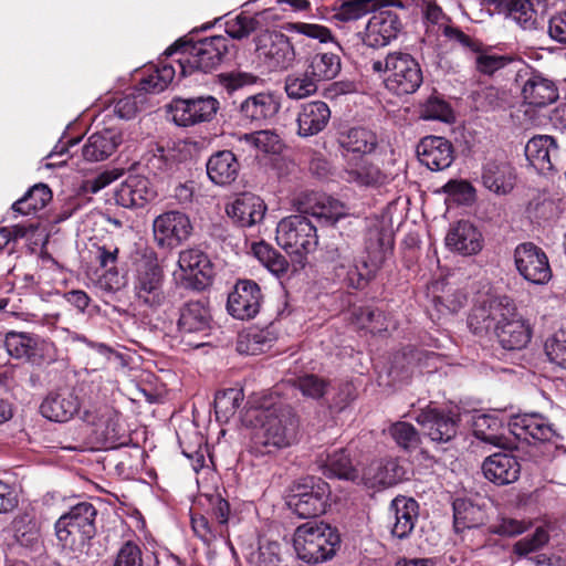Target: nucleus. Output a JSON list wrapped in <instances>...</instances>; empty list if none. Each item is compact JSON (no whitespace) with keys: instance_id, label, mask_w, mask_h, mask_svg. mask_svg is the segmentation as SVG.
<instances>
[{"instance_id":"nucleus-61","label":"nucleus","mask_w":566,"mask_h":566,"mask_svg":"<svg viewBox=\"0 0 566 566\" xmlns=\"http://www.w3.org/2000/svg\"><path fill=\"white\" fill-rule=\"evenodd\" d=\"M191 527L198 538L206 545L212 544L218 537L226 538V532L218 526L212 527L203 515L193 514L191 516Z\"/></svg>"},{"instance_id":"nucleus-34","label":"nucleus","mask_w":566,"mask_h":566,"mask_svg":"<svg viewBox=\"0 0 566 566\" xmlns=\"http://www.w3.org/2000/svg\"><path fill=\"white\" fill-rule=\"evenodd\" d=\"M405 470L396 459L373 461L363 472V482L370 488L391 486L402 480Z\"/></svg>"},{"instance_id":"nucleus-29","label":"nucleus","mask_w":566,"mask_h":566,"mask_svg":"<svg viewBox=\"0 0 566 566\" xmlns=\"http://www.w3.org/2000/svg\"><path fill=\"white\" fill-rule=\"evenodd\" d=\"M514 174L509 163L497 157L486 158L481 172L483 186L496 193L505 195L514 187Z\"/></svg>"},{"instance_id":"nucleus-21","label":"nucleus","mask_w":566,"mask_h":566,"mask_svg":"<svg viewBox=\"0 0 566 566\" xmlns=\"http://www.w3.org/2000/svg\"><path fill=\"white\" fill-rule=\"evenodd\" d=\"M419 161L432 171L443 170L454 160L452 144L444 137L426 136L417 146Z\"/></svg>"},{"instance_id":"nucleus-46","label":"nucleus","mask_w":566,"mask_h":566,"mask_svg":"<svg viewBox=\"0 0 566 566\" xmlns=\"http://www.w3.org/2000/svg\"><path fill=\"white\" fill-rule=\"evenodd\" d=\"M503 422L496 415L482 413L474 417L473 432L475 437L491 444H499L503 438Z\"/></svg>"},{"instance_id":"nucleus-32","label":"nucleus","mask_w":566,"mask_h":566,"mask_svg":"<svg viewBox=\"0 0 566 566\" xmlns=\"http://www.w3.org/2000/svg\"><path fill=\"white\" fill-rule=\"evenodd\" d=\"M331 119V109L325 102L313 101L301 106L297 114V134L302 137L317 135Z\"/></svg>"},{"instance_id":"nucleus-9","label":"nucleus","mask_w":566,"mask_h":566,"mask_svg":"<svg viewBox=\"0 0 566 566\" xmlns=\"http://www.w3.org/2000/svg\"><path fill=\"white\" fill-rule=\"evenodd\" d=\"M254 63L263 74L282 73L293 66L296 52L290 38L279 31H264L254 38Z\"/></svg>"},{"instance_id":"nucleus-1","label":"nucleus","mask_w":566,"mask_h":566,"mask_svg":"<svg viewBox=\"0 0 566 566\" xmlns=\"http://www.w3.org/2000/svg\"><path fill=\"white\" fill-rule=\"evenodd\" d=\"M468 324L476 335L493 333L507 350L522 349L531 340L530 325L514 301L505 295H489L480 301L472 308Z\"/></svg>"},{"instance_id":"nucleus-15","label":"nucleus","mask_w":566,"mask_h":566,"mask_svg":"<svg viewBox=\"0 0 566 566\" xmlns=\"http://www.w3.org/2000/svg\"><path fill=\"white\" fill-rule=\"evenodd\" d=\"M514 262L520 275L530 283L543 285L552 279L546 253L532 242L521 243L515 248Z\"/></svg>"},{"instance_id":"nucleus-20","label":"nucleus","mask_w":566,"mask_h":566,"mask_svg":"<svg viewBox=\"0 0 566 566\" xmlns=\"http://www.w3.org/2000/svg\"><path fill=\"white\" fill-rule=\"evenodd\" d=\"M157 197L153 182L143 175H129L115 192L117 205L124 208H144Z\"/></svg>"},{"instance_id":"nucleus-42","label":"nucleus","mask_w":566,"mask_h":566,"mask_svg":"<svg viewBox=\"0 0 566 566\" xmlns=\"http://www.w3.org/2000/svg\"><path fill=\"white\" fill-rule=\"evenodd\" d=\"M324 473L327 476H335L338 479L356 481L359 479V472L353 464L350 455L347 450H335L326 455L324 461Z\"/></svg>"},{"instance_id":"nucleus-51","label":"nucleus","mask_w":566,"mask_h":566,"mask_svg":"<svg viewBox=\"0 0 566 566\" xmlns=\"http://www.w3.org/2000/svg\"><path fill=\"white\" fill-rule=\"evenodd\" d=\"M255 258L274 275L280 276L289 269L286 259L264 242L252 247Z\"/></svg>"},{"instance_id":"nucleus-63","label":"nucleus","mask_w":566,"mask_h":566,"mask_svg":"<svg viewBox=\"0 0 566 566\" xmlns=\"http://www.w3.org/2000/svg\"><path fill=\"white\" fill-rule=\"evenodd\" d=\"M287 30L297 34L305 35L311 39L318 40L321 43L334 41L332 31L324 25L316 23L295 22L290 23Z\"/></svg>"},{"instance_id":"nucleus-45","label":"nucleus","mask_w":566,"mask_h":566,"mask_svg":"<svg viewBox=\"0 0 566 566\" xmlns=\"http://www.w3.org/2000/svg\"><path fill=\"white\" fill-rule=\"evenodd\" d=\"M453 517L457 530L476 527L484 521V512L470 500L455 499L453 501Z\"/></svg>"},{"instance_id":"nucleus-39","label":"nucleus","mask_w":566,"mask_h":566,"mask_svg":"<svg viewBox=\"0 0 566 566\" xmlns=\"http://www.w3.org/2000/svg\"><path fill=\"white\" fill-rule=\"evenodd\" d=\"M340 66V57L332 52H317L306 60V70L318 83L335 78Z\"/></svg>"},{"instance_id":"nucleus-48","label":"nucleus","mask_w":566,"mask_h":566,"mask_svg":"<svg viewBox=\"0 0 566 566\" xmlns=\"http://www.w3.org/2000/svg\"><path fill=\"white\" fill-rule=\"evenodd\" d=\"M557 146L553 137L538 135L531 138L525 146L526 157L542 168L551 167V153L556 151Z\"/></svg>"},{"instance_id":"nucleus-2","label":"nucleus","mask_w":566,"mask_h":566,"mask_svg":"<svg viewBox=\"0 0 566 566\" xmlns=\"http://www.w3.org/2000/svg\"><path fill=\"white\" fill-rule=\"evenodd\" d=\"M248 415L254 422L251 436V452L254 454H273L296 441L297 420L289 413L279 415L272 403H253Z\"/></svg>"},{"instance_id":"nucleus-49","label":"nucleus","mask_w":566,"mask_h":566,"mask_svg":"<svg viewBox=\"0 0 566 566\" xmlns=\"http://www.w3.org/2000/svg\"><path fill=\"white\" fill-rule=\"evenodd\" d=\"M318 82L305 69L302 73H292L286 76L284 90L292 99L305 98L316 93Z\"/></svg>"},{"instance_id":"nucleus-22","label":"nucleus","mask_w":566,"mask_h":566,"mask_svg":"<svg viewBox=\"0 0 566 566\" xmlns=\"http://www.w3.org/2000/svg\"><path fill=\"white\" fill-rule=\"evenodd\" d=\"M416 421L436 442H448L457 434L458 420L455 416L430 406L419 412Z\"/></svg>"},{"instance_id":"nucleus-62","label":"nucleus","mask_w":566,"mask_h":566,"mask_svg":"<svg viewBox=\"0 0 566 566\" xmlns=\"http://www.w3.org/2000/svg\"><path fill=\"white\" fill-rule=\"evenodd\" d=\"M256 27L254 18L241 13L226 22V32L230 38L241 40L249 36Z\"/></svg>"},{"instance_id":"nucleus-40","label":"nucleus","mask_w":566,"mask_h":566,"mask_svg":"<svg viewBox=\"0 0 566 566\" xmlns=\"http://www.w3.org/2000/svg\"><path fill=\"white\" fill-rule=\"evenodd\" d=\"M40 338L35 335L8 332L4 338V347L8 354L17 359L33 360L38 356Z\"/></svg>"},{"instance_id":"nucleus-55","label":"nucleus","mask_w":566,"mask_h":566,"mask_svg":"<svg viewBox=\"0 0 566 566\" xmlns=\"http://www.w3.org/2000/svg\"><path fill=\"white\" fill-rule=\"evenodd\" d=\"M507 15L523 29H533L536 23V11L530 0H504Z\"/></svg>"},{"instance_id":"nucleus-5","label":"nucleus","mask_w":566,"mask_h":566,"mask_svg":"<svg viewBox=\"0 0 566 566\" xmlns=\"http://www.w3.org/2000/svg\"><path fill=\"white\" fill-rule=\"evenodd\" d=\"M370 67L382 73L385 86L398 95L415 93L423 81L418 61L409 53H389L384 61H371Z\"/></svg>"},{"instance_id":"nucleus-35","label":"nucleus","mask_w":566,"mask_h":566,"mask_svg":"<svg viewBox=\"0 0 566 566\" xmlns=\"http://www.w3.org/2000/svg\"><path fill=\"white\" fill-rule=\"evenodd\" d=\"M281 104L272 93H258L247 97L240 106L242 116L253 123L262 124L273 118Z\"/></svg>"},{"instance_id":"nucleus-54","label":"nucleus","mask_w":566,"mask_h":566,"mask_svg":"<svg viewBox=\"0 0 566 566\" xmlns=\"http://www.w3.org/2000/svg\"><path fill=\"white\" fill-rule=\"evenodd\" d=\"M15 541L22 546H33L39 542L40 527L38 522L28 514L17 516L12 523Z\"/></svg>"},{"instance_id":"nucleus-28","label":"nucleus","mask_w":566,"mask_h":566,"mask_svg":"<svg viewBox=\"0 0 566 566\" xmlns=\"http://www.w3.org/2000/svg\"><path fill=\"white\" fill-rule=\"evenodd\" d=\"M482 471L489 481L496 485L514 483L521 473L517 458L510 453H494L488 457L482 464Z\"/></svg>"},{"instance_id":"nucleus-8","label":"nucleus","mask_w":566,"mask_h":566,"mask_svg":"<svg viewBox=\"0 0 566 566\" xmlns=\"http://www.w3.org/2000/svg\"><path fill=\"white\" fill-rule=\"evenodd\" d=\"M96 509L88 502L72 506L54 524L59 543L71 551L83 547L96 534Z\"/></svg>"},{"instance_id":"nucleus-53","label":"nucleus","mask_w":566,"mask_h":566,"mask_svg":"<svg viewBox=\"0 0 566 566\" xmlns=\"http://www.w3.org/2000/svg\"><path fill=\"white\" fill-rule=\"evenodd\" d=\"M243 391L239 388H228L218 391L214 397V409L218 419L228 420L233 416L243 400Z\"/></svg>"},{"instance_id":"nucleus-23","label":"nucleus","mask_w":566,"mask_h":566,"mask_svg":"<svg viewBox=\"0 0 566 566\" xmlns=\"http://www.w3.org/2000/svg\"><path fill=\"white\" fill-rule=\"evenodd\" d=\"M446 247L461 255H474L483 248L482 233L470 221L461 220L450 226Z\"/></svg>"},{"instance_id":"nucleus-44","label":"nucleus","mask_w":566,"mask_h":566,"mask_svg":"<svg viewBox=\"0 0 566 566\" xmlns=\"http://www.w3.org/2000/svg\"><path fill=\"white\" fill-rule=\"evenodd\" d=\"M149 74L139 82V91L145 93L163 92L176 76V67L171 63L161 62L160 65L149 69Z\"/></svg>"},{"instance_id":"nucleus-6","label":"nucleus","mask_w":566,"mask_h":566,"mask_svg":"<svg viewBox=\"0 0 566 566\" xmlns=\"http://www.w3.org/2000/svg\"><path fill=\"white\" fill-rule=\"evenodd\" d=\"M339 542L336 530L317 521L300 525L295 530L293 539L298 558L314 564L332 558Z\"/></svg>"},{"instance_id":"nucleus-41","label":"nucleus","mask_w":566,"mask_h":566,"mask_svg":"<svg viewBox=\"0 0 566 566\" xmlns=\"http://www.w3.org/2000/svg\"><path fill=\"white\" fill-rule=\"evenodd\" d=\"M380 0H337L332 7V19L338 22L357 21L376 10Z\"/></svg>"},{"instance_id":"nucleus-18","label":"nucleus","mask_w":566,"mask_h":566,"mask_svg":"<svg viewBox=\"0 0 566 566\" xmlns=\"http://www.w3.org/2000/svg\"><path fill=\"white\" fill-rule=\"evenodd\" d=\"M297 212L335 223L348 214L347 207L337 199L317 192H303L293 200Z\"/></svg>"},{"instance_id":"nucleus-37","label":"nucleus","mask_w":566,"mask_h":566,"mask_svg":"<svg viewBox=\"0 0 566 566\" xmlns=\"http://www.w3.org/2000/svg\"><path fill=\"white\" fill-rule=\"evenodd\" d=\"M239 163L230 150L213 154L207 163V174L212 182L224 186L233 182L239 174Z\"/></svg>"},{"instance_id":"nucleus-59","label":"nucleus","mask_w":566,"mask_h":566,"mask_svg":"<svg viewBox=\"0 0 566 566\" xmlns=\"http://www.w3.org/2000/svg\"><path fill=\"white\" fill-rule=\"evenodd\" d=\"M548 539L549 534L546 527L538 526L532 535L525 536L514 544V553L518 556H526L542 548Z\"/></svg>"},{"instance_id":"nucleus-24","label":"nucleus","mask_w":566,"mask_h":566,"mask_svg":"<svg viewBox=\"0 0 566 566\" xmlns=\"http://www.w3.org/2000/svg\"><path fill=\"white\" fill-rule=\"evenodd\" d=\"M510 431L518 439L532 438L537 441H551L555 436L553 423L541 413H520L511 418Z\"/></svg>"},{"instance_id":"nucleus-10","label":"nucleus","mask_w":566,"mask_h":566,"mask_svg":"<svg viewBox=\"0 0 566 566\" xmlns=\"http://www.w3.org/2000/svg\"><path fill=\"white\" fill-rule=\"evenodd\" d=\"M164 274L154 252L144 253L134 262L133 287L137 301L150 308L165 302Z\"/></svg>"},{"instance_id":"nucleus-31","label":"nucleus","mask_w":566,"mask_h":566,"mask_svg":"<svg viewBox=\"0 0 566 566\" xmlns=\"http://www.w3.org/2000/svg\"><path fill=\"white\" fill-rule=\"evenodd\" d=\"M389 513L394 518L391 534L399 539L407 538L418 521L419 505L417 501L411 497L397 496L390 503Z\"/></svg>"},{"instance_id":"nucleus-43","label":"nucleus","mask_w":566,"mask_h":566,"mask_svg":"<svg viewBox=\"0 0 566 566\" xmlns=\"http://www.w3.org/2000/svg\"><path fill=\"white\" fill-rule=\"evenodd\" d=\"M51 199V189L44 184H38L12 205V210L22 216H28L43 209Z\"/></svg>"},{"instance_id":"nucleus-60","label":"nucleus","mask_w":566,"mask_h":566,"mask_svg":"<svg viewBox=\"0 0 566 566\" xmlns=\"http://www.w3.org/2000/svg\"><path fill=\"white\" fill-rule=\"evenodd\" d=\"M549 360L566 369V331L559 329L545 343Z\"/></svg>"},{"instance_id":"nucleus-50","label":"nucleus","mask_w":566,"mask_h":566,"mask_svg":"<svg viewBox=\"0 0 566 566\" xmlns=\"http://www.w3.org/2000/svg\"><path fill=\"white\" fill-rule=\"evenodd\" d=\"M382 313L374 310L371 306H358L352 311V322L361 329H368L370 333L377 334L388 329L385 324Z\"/></svg>"},{"instance_id":"nucleus-26","label":"nucleus","mask_w":566,"mask_h":566,"mask_svg":"<svg viewBox=\"0 0 566 566\" xmlns=\"http://www.w3.org/2000/svg\"><path fill=\"white\" fill-rule=\"evenodd\" d=\"M178 266L181 277L195 287L207 285L212 275L211 262L207 254L199 249H187L179 253Z\"/></svg>"},{"instance_id":"nucleus-64","label":"nucleus","mask_w":566,"mask_h":566,"mask_svg":"<svg viewBox=\"0 0 566 566\" xmlns=\"http://www.w3.org/2000/svg\"><path fill=\"white\" fill-rule=\"evenodd\" d=\"M113 566H143L142 551L130 541L126 542L118 551Z\"/></svg>"},{"instance_id":"nucleus-27","label":"nucleus","mask_w":566,"mask_h":566,"mask_svg":"<svg viewBox=\"0 0 566 566\" xmlns=\"http://www.w3.org/2000/svg\"><path fill=\"white\" fill-rule=\"evenodd\" d=\"M401 29L398 15L389 10L374 14L366 27V42L374 48L387 45L396 39Z\"/></svg>"},{"instance_id":"nucleus-16","label":"nucleus","mask_w":566,"mask_h":566,"mask_svg":"<svg viewBox=\"0 0 566 566\" xmlns=\"http://www.w3.org/2000/svg\"><path fill=\"white\" fill-rule=\"evenodd\" d=\"M218 109L219 102L213 96L174 98L168 106L172 120L184 127L212 120Z\"/></svg>"},{"instance_id":"nucleus-3","label":"nucleus","mask_w":566,"mask_h":566,"mask_svg":"<svg viewBox=\"0 0 566 566\" xmlns=\"http://www.w3.org/2000/svg\"><path fill=\"white\" fill-rule=\"evenodd\" d=\"M177 53L179 57L175 62L181 77L190 75L195 70L207 73L218 67L227 59L229 39L214 35L196 43L179 40L165 51L167 56Z\"/></svg>"},{"instance_id":"nucleus-19","label":"nucleus","mask_w":566,"mask_h":566,"mask_svg":"<svg viewBox=\"0 0 566 566\" xmlns=\"http://www.w3.org/2000/svg\"><path fill=\"white\" fill-rule=\"evenodd\" d=\"M260 286L250 280L239 281L228 296V311L238 319L253 318L260 311L262 303Z\"/></svg>"},{"instance_id":"nucleus-13","label":"nucleus","mask_w":566,"mask_h":566,"mask_svg":"<svg viewBox=\"0 0 566 566\" xmlns=\"http://www.w3.org/2000/svg\"><path fill=\"white\" fill-rule=\"evenodd\" d=\"M81 419L94 427V432L107 448L122 444L117 411L107 403L95 401L83 406Z\"/></svg>"},{"instance_id":"nucleus-14","label":"nucleus","mask_w":566,"mask_h":566,"mask_svg":"<svg viewBox=\"0 0 566 566\" xmlns=\"http://www.w3.org/2000/svg\"><path fill=\"white\" fill-rule=\"evenodd\" d=\"M192 229L189 217L177 210L166 211L153 221L154 240L161 249L178 248L190 238Z\"/></svg>"},{"instance_id":"nucleus-4","label":"nucleus","mask_w":566,"mask_h":566,"mask_svg":"<svg viewBox=\"0 0 566 566\" xmlns=\"http://www.w3.org/2000/svg\"><path fill=\"white\" fill-rule=\"evenodd\" d=\"M384 245L385 235L382 230L377 227L369 229L366 241V251L369 259L367 260L365 256H342L335 268L336 276L348 287L355 290L366 287L380 266Z\"/></svg>"},{"instance_id":"nucleus-47","label":"nucleus","mask_w":566,"mask_h":566,"mask_svg":"<svg viewBox=\"0 0 566 566\" xmlns=\"http://www.w3.org/2000/svg\"><path fill=\"white\" fill-rule=\"evenodd\" d=\"M238 143L265 154H277L282 148L280 136L272 130H259L238 136Z\"/></svg>"},{"instance_id":"nucleus-25","label":"nucleus","mask_w":566,"mask_h":566,"mask_svg":"<svg viewBox=\"0 0 566 566\" xmlns=\"http://www.w3.org/2000/svg\"><path fill=\"white\" fill-rule=\"evenodd\" d=\"M227 214L240 227H252L264 218L266 206L256 195L244 192L226 208Z\"/></svg>"},{"instance_id":"nucleus-38","label":"nucleus","mask_w":566,"mask_h":566,"mask_svg":"<svg viewBox=\"0 0 566 566\" xmlns=\"http://www.w3.org/2000/svg\"><path fill=\"white\" fill-rule=\"evenodd\" d=\"M344 174L345 180L359 186L379 187L387 184L389 180L385 171L366 160L356 164L348 163Z\"/></svg>"},{"instance_id":"nucleus-7","label":"nucleus","mask_w":566,"mask_h":566,"mask_svg":"<svg viewBox=\"0 0 566 566\" xmlns=\"http://www.w3.org/2000/svg\"><path fill=\"white\" fill-rule=\"evenodd\" d=\"M275 240L286 253L294 255L298 262L316 251L318 245L316 227L306 213L301 212L279 221Z\"/></svg>"},{"instance_id":"nucleus-36","label":"nucleus","mask_w":566,"mask_h":566,"mask_svg":"<svg viewBox=\"0 0 566 566\" xmlns=\"http://www.w3.org/2000/svg\"><path fill=\"white\" fill-rule=\"evenodd\" d=\"M337 143L346 153L369 155L377 148L378 138L376 134L368 128L352 127L338 133Z\"/></svg>"},{"instance_id":"nucleus-33","label":"nucleus","mask_w":566,"mask_h":566,"mask_svg":"<svg viewBox=\"0 0 566 566\" xmlns=\"http://www.w3.org/2000/svg\"><path fill=\"white\" fill-rule=\"evenodd\" d=\"M122 142L119 130L107 128L88 137L82 148V155L87 161H102L112 156Z\"/></svg>"},{"instance_id":"nucleus-52","label":"nucleus","mask_w":566,"mask_h":566,"mask_svg":"<svg viewBox=\"0 0 566 566\" xmlns=\"http://www.w3.org/2000/svg\"><path fill=\"white\" fill-rule=\"evenodd\" d=\"M269 333L262 329H249L239 335L237 349L241 354L258 355L271 346Z\"/></svg>"},{"instance_id":"nucleus-57","label":"nucleus","mask_w":566,"mask_h":566,"mask_svg":"<svg viewBox=\"0 0 566 566\" xmlns=\"http://www.w3.org/2000/svg\"><path fill=\"white\" fill-rule=\"evenodd\" d=\"M474 53L476 54L474 61L475 69L484 75L494 74L495 72L504 69L512 61L507 55L483 51L482 48H480L479 52Z\"/></svg>"},{"instance_id":"nucleus-56","label":"nucleus","mask_w":566,"mask_h":566,"mask_svg":"<svg viewBox=\"0 0 566 566\" xmlns=\"http://www.w3.org/2000/svg\"><path fill=\"white\" fill-rule=\"evenodd\" d=\"M294 386L302 392L306 398L321 399L328 394L331 382L324 378L307 374L301 376L294 380Z\"/></svg>"},{"instance_id":"nucleus-30","label":"nucleus","mask_w":566,"mask_h":566,"mask_svg":"<svg viewBox=\"0 0 566 566\" xmlns=\"http://www.w3.org/2000/svg\"><path fill=\"white\" fill-rule=\"evenodd\" d=\"M78 397L72 390H61L50 394L41 403L43 417L51 421H69L80 411Z\"/></svg>"},{"instance_id":"nucleus-11","label":"nucleus","mask_w":566,"mask_h":566,"mask_svg":"<svg viewBox=\"0 0 566 566\" xmlns=\"http://www.w3.org/2000/svg\"><path fill=\"white\" fill-rule=\"evenodd\" d=\"M329 494L328 483L306 476L294 484L287 505L302 518L316 517L325 513Z\"/></svg>"},{"instance_id":"nucleus-58","label":"nucleus","mask_w":566,"mask_h":566,"mask_svg":"<svg viewBox=\"0 0 566 566\" xmlns=\"http://www.w3.org/2000/svg\"><path fill=\"white\" fill-rule=\"evenodd\" d=\"M389 433L396 443L408 450L418 447L420 438L416 428L408 422L398 421L390 426Z\"/></svg>"},{"instance_id":"nucleus-12","label":"nucleus","mask_w":566,"mask_h":566,"mask_svg":"<svg viewBox=\"0 0 566 566\" xmlns=\"http://www.w3.org/2000/svg\"><path fill=\"white\" fill-rule=\"evenodd\" d=\"M180 344L185 349H193L203 346L202 340L209 336L211 328V314L209 308L199 301L186 303L179 312L177 322Z\"/></svg>"},{"instance_id":"nucleus-17","label":"nucleus","mask_w":566,"mask_h":566,"mask_svg":"<svg viewBox=\"0 0 566 566\" xmlns=\"http://www.w3.org/2000/svg\"><path fill=\"white\" fill-rule=\"evenodd\" d=\"M523 80L521 95L525 104L534 107H545L557 101L558 87L547 74L530 67L521 75Z\"/></svg>"}]
</instances>
